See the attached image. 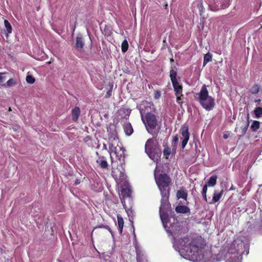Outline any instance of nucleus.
I'll list each match as a JSON object with an SVG mask.
<instances>
[{"label":"nucleus","mask_w":262,"mask_h":262,"mask_svg":"<svg viewBox=\"0 0 262 262\" xmlns=\"http://www.w3.org/2000/svg\"><path fill=\"white\" fill-rule=\"evenodd\" d=\"M188 237L181 239L182 252L187 258L194 261H207L211 257V252L205 248L204 242L199 238H194L190 242Z\"/></svg>","instance_id":"f257e3e1"},{"label":"nucleus","mask_w":262,"mask_h":262,"mask_svg":"<svg viewBox=\"0 0 262 262\" xmlns=\"http://www.w3.org/2000/svg\"><path fill=\"white\" fill-rule=\"evenodd\" d=\"M194 99L198 101L202 107L206 111H211L215 106V99L209 95V92L205 84L202 86L199 92L194 94Z\"/></svg>","instance_id":"f03ea898"},{"label":"nucleus","mask_w":262,"mask_h":262,"mask_svg":"<svg viewBox=\"0 0 262 262\" xmlns=\"http://www.w3.org/2000/svg\"><path fill=\"white\" fill-rule=\"evenodd\" d=\"M155 179L161 194L170 193L171 179L169 175L163 173L157 176L155 173Z\"/></svg>","instance_id":"7ed1b4c3"},{"label":"nucleus","mask_w":262,"mask_h":262,"mask_svg":"<svg viewBox=\"0 0 262 262\" xmlns=\"http://www.w3.org/2000/svg\"><path fill=\"white\" fill-rule=\"evenodd\" d=\"M142 120L144 122L147 132L152 136H157L159 132L156 129L158 125V121L156 116L152 113H147L145 117H142Z\"/></svg>","instance_id":"20e7f679"},{"label":"nucleus","mask_w":262,"mask_h":262,"mask_svg":"<svg viewBox=\"0 0 262 262\" xmlns=\"http://www.w3.org/2000/svg\"><path fill=\"white\" fill-rule=\"evenodd\" d=\"M111 158V165H112V176L114 178L115 181L118 183H120L124 181L126 179V175L125 174V169L123 166L124 163L122 162L119 164H116V161L113 160L112 156Z\"/></svg>","instance_id":"39448f33"},{"label":"nucleus","mask_w":262,"mask_h":262,"mask_svg":"<svg viewBox=\"0 0 262 262\" xmlns=\"http://www.w3.org/2000/svg\"><path fill=\"white\" fill-rule=\"evenodd\" d=\"M169 77L175 92L176 95H181L183 96V87L179 84L177 79V72L176 70L171 69L170 71Z\"/></svg>","instance_id":"423d86ee"},{"label":"nucleus","mask_w":262,"mask_h":262,"mask_svg":"<svg viewBox=\"0 0 262 262\" xmlns=\"http://www.w3.org/2000/svg\"><path fill=\"white\" fill-rule=\"evenodd\" d=\"M108 146L110 156H111V153L114 152L116 158L120 161V163L122 162V163H124L125 159V149L124 148L119 146H115L113 144L111 143L109 144Z\"/></svg>","instance_id":"0eeeda50"},{"label":"nucleus","mask_w":262,"mask_h":262,"mask_svg":"<svg viewBox=\"0 0 262 262\" xmlns=\"http://www.w3.org/2000/svg\"><path fill=\"white\" fill-rule=\"evenodd\" d=\"M161 195V206L159 208V212L170 211L171 210V204L169 202L170 193H165Z\"/></svg>","instance_id":"6e6552de"},{"label":"nucleus","mask_w":262,"mask_h":262,"mask_svg":"<svg viewBox=\"0 0 262 262\" xmlns=\"http://www.w3.org/2000/svg\"><path fill=\"white\" fill-rule=\"evenodd\" d=\"M188 129V125L186 124H183L181 128L180 131L182 136L181 139L182 140L181 147L182 149L185 148L189 139L190 133Z\"/></svg>","instance_id":"1a4fd4ad"},{"label":"nucleus","mask_w":262,"mask_h":262,"mask_svg":"<svg viewBox=\"0 0 262 262\" xmlns=\"http://www.w3.org/2000/svg\"><path fill=\"white\" fill-rule=\"evenodd\" d=\"M154 141L152 138H150L147 140L145 145V151L146 153L151 157L154 155Z\"/></svg>","instance_id":"9d476101"},{"label":"nucleus","mask_w":262,"mask_h":262,"mask_svg":"<svg viewBox=\"0 0 262 262\" xmlns=\"http://www.w3.org/2000/svg\"><path fill=\"white\" fill-rule=\"evenodd\" d=\"M249 114H248L247 116V121H243V125L241 126L239 128V132L241 133V136H244L246 134L249 125Z\"/></svg>","instance_id":"9b49d317"},{"label":"nucleus","mask_w":262,"mask_h":262,"mask_svg":"<svg viewBox=\"0 0 262 262\" xmlns=\"http://www.w3.org/2000/svg\"><path fill=\"white\" fill-rule=\"evenodd\" d=\"M132 110L128 108L121 107L118 111V113L123 119H128Z\"/></svg>","instance_id":"f8f14e48"},{"label":"nucleus","mask_w":262,"mask_h":262,"mask_svg":"<svg viewBox=\"0 0 262 262\" xmlns=\"http://www.w3.org/2000/svg\"><path fill=\"white\" fill-rule=\"evenodd\" d=\"M97 164L102 169H107L108 164L104 156H100L96 160Z\"/></svg>","instance_id":"ddd939ff"},{"label":"nucleus","mask_w":262,"mask_h":262,"mask_svg":"<svg viewBox=\"0 0 262 262\" xmlns=\"http://www.w3.org/2000/svg\"><path fill=\"white\" fill-rule=\"evenodd\" d=\"M169 211H161L159 212L160 216L162 223L164 226H167L169 223V218L168 212Z\"/></svg>","instance_id":"4468645a"},{"label":"nucleus","mask_w":262,"mask_h":262,"mask_svg":"<svg viewBox=\"0 0 262 262\" xmlns=\"http://www.w3.org/2000/svg\"><path fill=\"white\" fill-rule=\"evenodd\" d=\"M224 191L222 190L220 192L215 190L213 195L212 199L211 202H209V204H214L218 202L222 197Z\"/></svg>","instance_id":"2eb2a0df"},{"label":"nucleus","mask_w":262,"mask_h":262,"mask_svg":"<svg viewBox=\"0 0 262 262\" xmlns=\"http://www.w3.org/2000/svg\"><path fill=\"white\" fill-rule=\"evenodd\" d=\"M175 210L178 213L185 214L190 213V209L188 207L185 205H178L176 208Z\"/></svg>","instance_id":"dca6fc26"},{"label":"nucleus","mask_w":262,"mask_h":262,"mask_svg":"<svg viewBox=\"0 0 262 262\" xmlns=\"http://www.w3.org/2000/svg\"><path fill=\"white\" fill-rule=\"evenodd\" d=\"M76 47L77 50H81L84 45L82 36L81 34H78L76 37Z\"/></svg>","instance_id":"f3484780"},{"label":"nucleus","mask_w":262,"mask_h":262,"mask_svg":"<svg viewBox=\"0 0 262 262\" xmlns=\"http://www.w3.org/2000/svg\"><path fill=\"white\" fill-rule=\"evenodd\" d=\"M80 114V110L79 107L75 106L72 111V120L74 122H76Z\"/></svg>","instance_id":"a211bd4d"},{"label":"nucleus","mask_w":262,"mask_h":262,"mask_svg":"<svg viewBox=\"0 0 262 262\" xmlns=\"http://www.w3.org/2000/svg\"><path fill=\"white\" fill-rule=\"evenodd\" d=\"M123 128L126 135L130 136L133 133V128L130 123H126L123 125Z\"/></svg>","instance_id":"6ab92c4d"},{"label":"nucleus","mask_w":262,"mask_h":262,"mask_svg":"<svg viewBox=\"0 0 262 262\" xmlns=\"http://www.w3.org/2000/svg\"><path fill=\"white\" fill-rule=\"evenodd\" d=\"M188 194L184 189H180L177 192V197L178 199H183L185 201L187 200Z\"/></svg>","instance_id":"aec40b11"},{"label":"nucleus","mask_w":262,"mask_h":262,"mask_svg":"<svg viewBox=\"0 0 262 262\" xmlns=\"http://www.w3.org/2000/svg\"><path fill=\"white\" fill-rule=\"evenodd\" d=\"M117 222L118 225V230L120 234L122 233L123 228L124 226V221L121 216L119 214L117 215Z\"/></svg>","instance_id":"412c9836"},{"label":"nucleus","mask_w":262,"mask_h":262,"mask_svg":"<svg viewBox=\"0 0 262 262\" xmlns=\"http://www.w3.org/2000/svg\"><path fill=\"white\" fill-rule=\"evenodd\" d=\"M132 194L130 189L127 187L122 188L121 194L123 198H130Z\"/></svg>","instance_id":"4be33fe9"},{"label":"nucleus","mask_w":262,"mask_h":262,"mask_svg":"<svg viewBox=\"0 0 262 262\" xmlns=\"http://www.w3.org/2000/svg\"><path fill=\"white\" fill-rule=\"evenodd\" d=\"M136 252L137 262H145L146 261V260L144 259V255L142 253V252L137 247H136Z\"/></svg>","instance_id":"5701e85b"},{"label":"nucleus","mask_w":262,"mask_h":262,"mask_svg":"<svg viewBox=\"0 0 262 262\" xmlns=\"http://www.w3.org/2000/svg\"><path fill=\"white\" fill-rule=\"evenodd\" d=\"M217 180V176H211L207 184L208 186H214L216 184Z\"/></svg>","instance_id":"b1692460"},{"label":"nucleus","mask_w":262,"mask_h":262,"mask_svg":"<svg viewBox=\"0 0 262 262\" xmlns=\"http://www.w3.org/2000/svg\"><path fill=\"white\" fill-rule=\"evenodd\" d=\"M163 155L164 157L166 159H168L169 158V156L171 154V148L169 147L167 145L164 146V148L163 150Z\"/></svg>","instance_id":"393cba45"},{"label":"nucleus","mask_w":262,"mask_h":262,"mask_svg":"<svg viewBox=\"0 0 262 262\" xmlns=\"http://www.w3.org/2000/svg\"><path fill=\"white\" fill-rule=\"evenodd\" d=\"M260 127V122L258 121L254 120L252 123L250 128L252 132H256Z\"/></svg>","instance_id":"a878e982"},{"label":"nucleus","mask_w":262,"mask_h":262,"mask_svg":"<svg viewBox=\"0 0 262 262\" xmlns=\"http://www.w3.org/2000/svg\"><path fill=\"white\" fill-rule=\"evenodd\" d=\"M212 55L208 53L206 54L204 56L203 66H205L207 63L212 60Z\"/></svg>","instance_id":"bb28decb"},{"label":"nucleus","mask_w":262,"mask_h":262,"mask_svg":"<svg viewBox=\"0 0 262 262\" xmlns=\"http://www.w3.org/2000/svg\"><path fill=\"white\" fill-rule=\"evenodd\" d=\"M259 89H260L259 85L255 84L253 85L251 87L250 91L252 94H256L259 92Z\"/></svg>","instance_id":"cd10ccee"},{"label":"nucleus","mask_w":262,"mask_h":262,"mask_svg":"<svg viewBox=\"0 0 262 262\" xmlns=\"http://www.w3.org/2000/svg\"><path fill=\"white\" fill-rule=\"evenodd\" d=\"M4 25L6 29L7 34H10L12 33V27L10 23L7 19H5L4 20Z\"/></svg>","instance_id":"c85d7f7f"},{"label":"nucleus","mask_w":262,"mask_h":262,"mask_svg":"<svg viewBox=\"0 0 262 262\" xmlns=\"http://www.w3.org/2000/svg\"><path fill=\"white\" fill-rule=\"evenodd\" d=\"M254 115L257 118H259L262 116V107H257L254 110Z\"/></svg>","instance_id":"c756f323"},{"label":"nucleus","mask_w":262,"mask_h":262,"mask_svg":"<svg viewBox=\"0 0 262 262\" xmlns=\"http://www.w3.org/2000/svg\"><path fill=\"white\" fill-rule=\"evenodd\" d=\"M128 49V43L126 39H124L121 43V50L123 53H125Z\"/></svg>","instance_id":"7c9ffc66"},{"label":"nucleus","mask_w":262,"mask_h":262,"mask_svg":"<svg viewBox=\"0 0 262 262\" xmlns=\"http://www.w3.org/2000/svg\"><path fill=\"white\" fill-rule=\"evenodd\" d=\"M26 80V81L30 84L34 83L35 81V78L31 75H27Z\"/></svg>","instance_id":"2f4dec72"},{"label":"nucleus","mask_w":262,"mask_h":262,"mask_svg":"<svg viewBox=\"0 0 262 262\" xmlns=\"http://www.w3.org/2000/svg\"><path fill=\"white\" fill-rule=\"evenodd\" d=\"M161 96V92L159 90H155L154 94V98L156 100L160 99Z\"/></svg>","instance_id":"473e14b6"},{"label":"nucleus","mask_w":262,"mask_h":262,"mask_svg":"<svg viewBox=\"0 0 262 262\" xmlns=\"http://www.w3.org/2000/svg\"><path fill=\"white\" fill-rule=\"evenodd\" d=\"M16 84V81L15 79L11 78L9 79L7 82V85L9 87L12 86Z\"/></svg>","instance_id":"72a5a7b5"},{"label":"nucleus","mask_w":262,"mask_h":262,"mask_svg":"<svg viewBox=\"0 0 262 262\" xmlns=\"http://www.w3.org/2000/svg\"><path fill=\"white\" fill-rule=\"evenodd\" d=\"M113 87V85H111L110 86V89L106 92V93L104 96L105 98H109L112 96Z\"/></svg>","instance_id":"f704fd0d"},{"label":"nucleus","mask_w":262,"mask_h":262,"mask_svg":"<svg viewBox=\"0 0 262 262\" xmlns=\"http://www.w3.org/2000/svg\"><path fill=\"white\" fill-rule=\"evenodd\" d=\"M197 7L199 9L200 14L202 15V13L204 11V8L202 3H200L198 4Z\"/></svg>","instance_id":"c9c22d12"},{"label":"nucleus","mask_w":262,"mask_h":262,"mask_svg":"<svg viewBox=\"0 0 262 262\" xmlns=\"http://www.w3.org/2000/svg\"><path fill=\"white\" fill-rule=\"evenodd\" d=\"M178 141H179V136H178V135L177 134L173 138L172 144H173L174 146H176L178 143Z\"/></svg>","instance_id":"e433bc0d"},{"label":"nucleus","mask_w":262,"mask_h":262,"mask_svg":"<svg viewBox=\"0 0 262 262\" xmlns=\"http://www.w3.org/2000/svg\"><path fill=\"white\" fill-rule=\"evenodd\" d=\"M177 96V102L180 104H182V98L183 97V96H181V95H176Z\"/></svg>","instance_id":"4c0bfd02"},{"label":"nucleus","mask_w":262,"mask_h":262,"mask_svg":"<svg viewBox=\"0 0 262 262\" xmlns=\"http://www.w3.org/2000/svg\"><path fill=\"white\" fill-rule=\"evenodd\" d=\"M98 227H99V228H104L107 229L108 230H109L110 232H111V229L110 227L108 226H107V225H101V226H99Z\"/></svg>","instance_id":"58836bf2"},{"label":"nucleus","mask_w":262,"mask_h":262,"mask_svg":"<svg viewBox=\"0 0 262 262\" xmlns=\"http://www.w3.org/2000/svg\"><path fill=\"white\" fill-rule=\"evenodd\" d=\"M208 186L207 184L204 185L203 187V189H202V192H203L204 193L205 192H207Z\"/></svg>","instance_id":"ea45409f"},{"label":"nucleus","mask_w":262,"mask_h":262,"mask_svg":"<svg viewBox=\"0 0 262 262\" xmlns=\"http://www.w3.org/2000/svg\"><path fill=\"white\" fill-rule=\"evenodd\" d=\"M202 194L203 195L204 199L205 200L206 202H207V192L204 193L203 192H202Z\"/></svg>","instance_id":"a19ab883"},{"label":"nucleus","mask_w":262,"mask_h":262,"mask_svg":"<svg viewBox=\"0 0 262 262\" xmlns=\"http://www.w3.org/2000/svg\"><path fill=\"white\" fill-rule=\"evenodd\" d=\"M81 181L80 179H77L74 183V185H77L80 183Z\"/></svg>","instance_id":"79ce46f5"},{"label":"nucleus","mask_w":262,"mask_h":262,"mask_svg":"<svg viewBox=\"0 0 262 262\" xmlns=\"http://www.w3.org/2000/svg\"><path fill=\"white\" fill-rule=\"evenodd\" d=\"M254 102L255 103H257L258 104H260V103L261 102V99H255L254 100Z\"/></svg>","instance_id":"37998d69"},{"label":"nucleus","mask_w":262,"mask_h":262,"mask_svg":"<svg viewBox=\"0 0 262 262\" xmlns=\"http://www.w3.org/2000/svg\"><path fill=\"white\" fill-rule=\"evenodd\" d=\"M228 137H229V136L227 134H224V135H223L224 139H227L228 138Z\"/></svg>","instance_id":"c03bdc74"},{"label":"nucleus","mask_w":262,"mask_h":262,"mask_svg":"<svg viewBox=\"0 0 262 262\" xmlns=\"http://www.w3.org/2000/svg\"><path fill=\"white\" fill-rule=\"evenodd\" d=\"M2 73H0V82H2V80H3V77H2Z\"/></svg>","instance_id":"a18cd8bd"},{"label":"nucleus","mask_w":262,"mask_h":262,"mask_svg":"<svg viewBox=\"0 0 262 262\" xmlns=\"http://www.w3.org/2000/svg\"><path fill=\"white\" fill-rule=\"evenodd\" d=\"M236 253L237 254H241L242 252H240L239 251H238V249L236 251Z\"/></svg>","instance_id":"49530a36"},{"label":"nucleus","mask_w":262,"mask_h":262,"mask_svg":"<svg viewBox=\"0 0 262 262\" xmlns=\"http://www.w3.org/2000/svg\"><path fill=\"white\" fill-rule=\"evenodd\" d=\"M239 246H240L241 247H242L243 244H241V245H237V246H238V247H239Z\"/></svg>","instance_id":"de8ad7c7"},{"label":"nucleus","mask_w":262,"mask_h":262,"mask_svg":"<svg viewBox=\"0 0 262 262\" xmlns=\"http://www.w3.org/2000/svg\"><path fill=\"white\" fill-rule=\"evenodd\" d=\"M237 128H237V127H236V128H235V132H237Z\"/></svg>","instance_id":"09e8293b"},{"label":"nucleus","mask_w":262,"mask_h":262,"mask_svg":"<svg viewBox=\"0 0 262 262\" xmlns=\"http://www.w3.org/2000/svg\"><path fill=\"white\" fill-rule=\"evenodd\" d=\"M103 147H104L105 148H106V145L104 144Z\"/></svg>","instance_id":"8fccbe9b"},{"label":"nucleus","mask_w":262,"mask_h":262,"mask_svg":"<svg viewBox=\"0 0 262 262\" xmlns=\"http://www.w3.org/2000/svg\"><path fill=\"white\" fill-rule=\"evenodd\" d=\"M233 246L235 247V244H234L233 245Z\"/></svg>","instance_id":"3c124183"}]
</instances>
